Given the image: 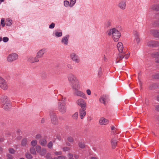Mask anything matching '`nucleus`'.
Masks as SVG:
<instances>
[{
    "mask_svg": "<svg viewBox=\"0 0 159 159\" xmlns=\"http://www.w3.org/2000/svg\"><path fill=\"white\" fill-rule=\"evenodd\" d=\"M107 34L109 36H112L115 41H117L121 36L120 33L116 28L110 29L107 31Z\"/></svg>",
    "mask_w": 159,
    "mask_h": 159,
    "instance_id": "obj_1",
    "label": "nucleus"
},
{
    "mask_svg": "<svg viewBox=\"0 0 159 159\" xmlns=\"http://www.w3.org/2000/svg\"><path fill=\"white\" fill-rule=\"evenodd\" d=\"M0 100L1 105L3 109L7 111L11 107V104L7 97L6 96H2Z\"/></svg>",
    "mask_w": 159,
    "mask_h": 159,
    "instance_id": "obj_2",
    "label": "nucleus"
},
{
    "mask_svg": "<svg viewBox=\"0 0 159 159\" xmlns=\"http://www.w3.org/2000/svg\"><path fill=\"white\" fill-rule=\"evenodd\" d=\"M50 117L51 123L54 125H58L59 122L57 117L56 114L53 111L50 112Z\"/></svg>",
    "mask_w": 159,
    "mask_h": 159,
    "instance_id": "obj_3",
    "label": "nucleus"
},
{
    "mask_svg": "<svg viewBox=\"0 0 159 159\" xmlns=\"http://www.w3.org/2000/svg\"><path fill=\"white\" fill-rule=\"evenodd\" d=\"M58 108L59 111L62 114H64L66 112V107L65 102H58Z\"/></svg>",
    "mask_w": 159,
    "mask_h": 159,
    "instance_id": "obj_4",
    "label": "nucleus"
},
{
    "mask_svg": "<svg viewBox=\"0 0 159 159\" xmlns=\"http://www.w3.org/2000/svg\"><path fill=\"white\" fill-rule=\"evenodd\" d=\"M70 59L75 63H79L80 62V57L76 53L74 52L70 53Z\"/></svg>",
    "mask_w": 159,
    "mask_h": 159,
    "instance_id": "obj_5",
    "label": "nucleus"
},
{
    "mask_svg": "<svg viewBox=\"0 0 159 159\" xmlns=\"http://www.w3.org/2000/svg\"><path fill=\"white\" fill-rule=\"evenodd\" d=\"M76 103L82 109H84L85 107H86V102L84 99L81 98H79L78 99L76 102Z\"/></svg>",
    "mask_w": 159,
    "mask_h": 159,
    "instance_id": "obj_6",
    "label": "nucleus"
},
{
    "mask_svg": "<svg viewBox=\"0 0 159 159\" xmlns=\"http://www.w3.org/2000/svg\"><path fill=\"white\" fill-rule=\"evenodd\" d=\"M18 55L16 53H13L9 55L7 57V61L9 62H12L17 60Z\"/></svg>",
    "mask_w": 159,
    "mask_h": 159,
    "instance_id": "obj_7",
    "label": "nucleus"
},
{
    "mask_svg": "<svg viewBox=\"0 0 159 159\" xmlns=\"http://www.w3.org/2000/svg\"><path fill=\"white\" fill-rule=\"evenodd\" d=\"M0 87L4 90H6L8 88L6 81L1 77H0Z\"/></svg>",
    "mask_w": 159,
    "mask_h": 159,
    "instance_id": "obj_8",
    "label": "nucleus"
},
{
    "mask_svg": "<svg viewBox=\"0 0 159 159\" xmlns=\"http://www.w3.org/2000/svg\"><path fill=\"white\" fill-rule=\"evenodd\" d=\"M67 77L68 80L70 83H72L78 80L76 77L72 73H69L68 74Z\"/></svg>",
    "mask_w": 159,
    "mask_h": 159,
    "instance_id": "obj_9",
    "label": "nucleus"
},
{
    "mask_svg": "<svg viewBox=\"0 0 159 159\" xmlns=\"http://www.w3.org/2000/svg\"><path fill=\"white\" fill-rule=\"evenodd\" d=\"M147 45L150 47H154L159 46V42L156 41H149L148 42Z\"/></svg>",
    "mask_w": 159,
    "mask_h": 159,
    "instance_id": "obj_10",
    "label": "nucleus"
},
{
    "mask_svg": "<svg viewBox=\"0 0 159 159\" xmlns=\"http://www.w3.org/2000/svg\"><path fill=\"white\" fill-rule=\"evenodd\" d=\"M118 6L121 10H125L126 7V0H121L119 2L118 5Z\"/></svg>",
    "mask_w": 159,
    "mask_h": 159,
    "instance_id": "obj_11",
    "label": "nucleus"
},
{
    "mask_svg": "<svg viewBox=\"0 0 159 159\" xmlns=\"http://www.w3.org/2000/svg\"><path fill=\"white\" fill-rule=\"evenodd\" d=\"M46 52V49L45 48L39 50L36 54V56L38 59L43 57L44 53Z\"/></svg>",
    "mask_w": 159,
    "mask_h": 159,
    "instance_id": "obj_12",
    "label": "nucleus"
},
{
    "mask_svg": "<svg viewBox=\"0 0 159 159\" xmlns=\"http://www.w3.org/2000/svg\"><path fill=\"white\" fill-rule=\"evenodd\" d=\"M70 84L72 88L74 89L75 91L77 89H79L80 88L78 80L70 83Z\"/></svg>",
    "mask_w": 159,
    "mask_h": 159,
    "instance_id": "obj_13",
    "label": "nucleus"
},
{
    "mask_svg": "<svg viewBox=\"0 0 159 159\" xmlns=\"http://www.w3.org/2000/svg\"><path fill=\"white\" fill-rule=\"evenodd\" d=\"M74 94L76 96H79L81 98H85V94L84 93L81 91L77 89L74 91Z\"/></svg>",
    "mask_w": 159,
    "mask_h": 159,
    "instance_id": "obj_14",
    "label": "nucleus"
},
{
    "mask_svg": "<svg viewBox=\"0 0 159 159\" xmlns=\"http://www.w3.org/2000/svg\"><path fill=\"white\" fill-rule=\"evenodd\" d=\"M109 120L104 117L101 118L99 120V123L101 125H106L108 124Z\"/></svg>",
    "mask_w": 159,
    "mask_h": 159,
    "instance_id": "obj_15",
    "label": "nucleus"
},
{
    "mask_svg": "<svg viewBox=\"0 0 159 159\" xmlns=\"http://www.w3.org/2000/svg\"><path fill=\"white\" fill-rule=\"evenodd\" d=\"M69 38V35H67L63 37L61 40V43L65 45H67L68 43V39Z\"/></svg>",
    "mask_w": 159,
    "mask_h": 159,
    "instance_id": "obj_16",
    "label": "nucleus"
},
{
    "mask_svg": "<svg viewBox=\"0 0 159 159\" xmlns=\"http://www.w3.org/2000/svg\"><path fill=\"white\" fill-rule=\"evenodd\" d=\"M28 61L32 63L34 62H38L39 61V60L36 56V57H35L31 56L28 59Z\"/></svg>",
    "mask_w": 159,
    "mask_h": 159,
    "instance_id": "obj_17",
    "label": "nucleus"
},
{
    "mask_svg": "<svg viewBox=\"0 0 159 159\" xmlns=\"http://www.w3.org/2000/svg\"><path fill=\"white\" fill-rule=\"evenodd\" d=\"M86 108L85 107L84 109L81 108V109L79 110L80 116L81 119H83L86 115Z\"/></svg>",
    "mask_w": 159,
    "mask_h": 159,
    "instance_id": "obj_18",
    "label": "nucleus"
},
{
    "mask_svg": "<svg viewBox=\"0 0 159 159\" xmlns=\"http://www.w3.org/2000/svg\"><path fill=\"white\" fill-rule=\"evenodd\" d=\"M150 33L153 35L154 37L159 39V30H151Z\"/></svg>",
    "mask_w": 159,
    "mask_h": 159,
    "instance_id": "obj_19",
    "label": "nucleus"
},
{
    "mask_svg": "<svg viewBox=\"0 0 159 159\" xmlns=\"http://www.w3.org/2000/svg\"><path fill=\"white\" fill-rule=\"evenodd\" d=\"M134 34L135 37L134 41H135L137 43H138L140 41V39L139 38V34L137 31H134Z\"/></svg>",
    "mask_w": 159,
    "mask_h": 159,
    "instance_id": "obj_20",
    "label": "nucleus"
},
{
    "mask_svg": "<svg viewBox=\"0 0 159 159\" xmlns=\"http://www.w3.org/2000/svg\"><path fill=\"white\" fill-rule=\"evenodd\" d=\"M125 56V53L124 52H119L118 55V56L116 59H119V60L116 62V63H118L119 62V60H121Z\"/></svg>",
    "mask_w": 159,
    "mask_h": 159,
    "instance_id": "obj_21",
    "label": "nucleus"
},
{
    "mask_svg": "<svg viewBox=\"0 0 159 159\" xmlns=\"http://www.w3.org/2000/svg\"><path fill=\"white\" fill-rule=\"evenodd\" d=\"M117 47L119 52H123V45L121 42H119L117 44Z\"/></svg>",
    "mask_w": 159,
    "mask_h": 159,
    "instance_id": "obj_22",
    "label": "nucleus"
},
{
    "mask_svg": "<svg viewBox=\"0 0 159 159\" xmlns=\"http://www.w3.org/2000/svg\"><path fill=\"white\" fill-rule=\"evenodd\" d=\"M111 141L112 148H115L116 146V144L117 142L116 140V139L115 138H114L111 139Z\"/></svg>",
    "mask_w": 159,
    "mask_h": 159,
    "instance_id": "obj_23",
    "label": "nucleus"
},
{
    "mask_svg": "<svg viewBox=\"0 0 159 159\" xmlns=\"http://www.w3.org/2000/svg\"><path fill=\"white\" fill-rule=\"evenodd\" d=\"M107 98V96L103 95L100 98L99 100L101 102L105 104H106V100Z\"/></svg>",
    "mask_w": 159,
    "mask_h": 159,
    "instance_id": "obj_24",
    "label": "nucleus"
},
{
    "mask_svg": "<svg viewBox=\"0 0 159 159\" xmlns=\"http://www.w3.org/2000/svg\"><path fill=\"white\" fill-rule=\"evenodd\" d=\"M62 34V32H59L57 30H55L53 33V35L57 37H61Z\"/></svg>",
    "mask_w": 159,
    "mask_h": 159,
    "instance_id": "obj_25",
    "label": "nucleus"
},
{
    "mask_svg": "<svg viewBox=\"0 0 159 159\" xmlns=\"http://www.w3.org/2000/svg\"><path fill=\"white\" fill-rule=\"evenodd\" d=\"M39 143L42 146H44L47 144V141L45 139H42L39 141Z\"/></svg>",
    "mask_w": 159,
    "mask_h": 159,
    "instance_id": "obj_26",
    "label": "nucleus"
},
{
    "mask_svg": "<svg viewBox=\"0 0 159 159\" xmlns=\"http://www.w3.org/2000/svg\"><path fill=\"white\" fill-rule=\"evenodd\" d=\"M28 141L26 138L23 139L21 141V145L22 146H26L27 144Z\"/></svg>",
    "mask_w": 159,
    "mask_h": 159,
    "instance_id": "obj_27",
    "label": "nucleus"
},
{
    "mask_svg": "<svg viewBox=\"0 0 159 159\" xmlns=\"http://www.w3.org/2000/svg\"><path fill=\"white\" fill-rule=\"evenodd\" d=\"M46 153V149L44 148H43L39 152V154L41 156H43Z\"/></svg>",
    "mask_w": 159,
    "mask_h": 159,
    "instance_id": "obj_28",
    "label": "nucleus"
},
{
    "mask_svg": "<svg viewBox=\"0 0 159 159\" xmlns=\"http://www.w3.org/2000/svg\"><path fill=\"white\" fill-rule=\"evenodd\" d=\"M12 24V21L10 19H7L5 22V24L8 26H11Z\"/></svg>",
    "mask_w": 159,
    "mask_h": 159,
    "instance_id": "obj_29",
    "label": "nucleus"
},
{
    "mask_svg": "<svg viewBox=\"0 0 159 159\" xmlns=\"http://www.w3.org/2000/svg\"><path fill=\"white\" fill-rule=\"evenodd\" d=\"M152 9L157 11H159V5H155L151 7Z\"/></svg>",
    "mask_w": 159,
    "mask_h": 159,
    "instance_id": "obj_30",
    "label": "nucleus"
},
{
    "mask_svg": "<svg viewBox=\"0 0 159 159\" xmlns=\"http://www.w3.org/2000/svg\"><path fill=\"white\" fill-rule=\"evenodd\" d=\"M78 113L77 112H75L72 116V118L75 120H77L78 117Z\"/></svg>",
    "mask_w": 159,
    "mask_h": 159,
    "instance_id": "obj_31",
    "label": "nucleus"
},
{
    "mask_svg": "<svg viewBox=\"0 0 159 159\" xmlns=\"http://www.w3.org/2000/svg\"><path fill=\"white\" fill-rule=\"evenodd\" d=\"M76 2V0H70V7H72L75 4Z\"/></svg>",
    "mask_w": 159,
    "mask_h": 159,
    "instance_id": "obj_32",
    "label": "nucleus"
},
{
    "mask_svg": "<svg viewBox=\"0 0 159 159\" xmlns=\"http://www.w3.org/2000/svg\"><path fill=\"white\" fill-rule=\"evenodd\" d=\"M25 157L29 159H31L33 158L32 156L29 153L26 152L25 154Z\"/></svg>",
    "mask_w": 159,
    "mask_h": 159,
    "instance_id": "obj_33",
    "label": "nucleus"
},
{
    "mask_svg": "<svg viewBox=\"0 0 159 159\" xmlns=\"http://www.w3.org/2000/svg\"><path fill=\"white\" fill-rule=\"evenodd\" d=\"M30 153L33 154H36V152L35 150V148L34 147H31L30 149Z\"/></svg>",
    "mask_w": 159,
    "mask_h": 159,
    "instance_id": "obj_34",
    "label": "nucleus"
},
{
    "mask_svg": "<svg viewBox=\"0 0 159 159\" xmlns=\"http://www.w3.org/2000/svg\"><path fill=\"white\" fill-rule=\"evenodd\" d=\"M31 145L34 147L37 144V141L35 140H32L30 143Z\"/></svg>",
    "mask_w": 159,
    "mask_h": 159,
    "instance_id": "obj_35",
    "label": "nucleus"
},
{
    "mask_svg": "<svg viewBox=\"0 0 159 159\" xmlns=\"http://www.w3.org/2000/svg\"><path fill=\"white\" fill-rule=\"evenodd\" d=\"M111 25V22L109 20L107 21L105 24V26L107 28L110 27Z\"/></svg>",
    "mask_w": 159,
    "mask_h": 159,
    "instance_id": "obj_36",
    "label": "nucleus"
},
{
    "mask_svg": "<svg viewBox=\"0 0 159 159\" xmlns=\"http://www.w3.org/2000/svg\"><path fill=\"white\" fill-rule=\"evenodd\" d=\"M36 150V151L38 153H39V152L40 151V150L42 149H41V147L39 145H37L35 147Z\"/></svg>",
    "mask_w": 159,
    "mask_h": 159,
    "instance_id": "obj_37",
    "label": "nucleus"
},
{
    "mask_svg": "<svg viewBox=\"0 0 159 159\" xmlns=\"http://www.w3.org/2000/svg\"><path fill=\"white\" fill-rule=\"evenodd\" d=\"M70 3L68 1H65L64 2V5L66 7H68V6H70Z\"/></svg>",
    "mask_w": 159,
    "mask_h": 159,
    "instance_id": "obj_38",
    "label": "nucleus"
},
{
    "mask_svg": "<svg viewBox=\"0 0 159 159\" xmlns=\"http://www.w3.org/2000/svg\"><path fill=\"white\" fill-rule=\"evenodd\" d=\"M46 157V159H52V158L51 156L50 153H48L47 154Z\"/></svg>",
    "mask_w": 159,
    "mask_h": 159,
    "instance_id": "obj_39",
    "label": "nucleus"
},
{
    "mask_svg": "<svg viewBox=\"0 0 159 159\" xmlns=\"http://www.w3.org/2000/svg\"><path fill=\"white\" fill-rule=\"evenodd\" d=\"M79 147L82 148H83L85 147V145L84 143L81 142L79 144Z\"/></svg>",
    "mask_w": 159,
    "mask_h": 159,
    "instance_id": "obj_40",
    "label": "nucleus"
},
{
    "mask_svg": "<svg viewBox=\"0 0 159 159\" xmlns=\"http://www.w3.org/2000/svg\"><path fill=\"white\" fill-rule=\"evenodd\" d=\"M8 150L9 152L11 154H14L15 152V150L12 148H9Z\"/></svg>",
    "mask_w": 159,
    "mask_h": 159,
    "instance_id": "obj_41",
    "label": "nucleus"
},
{
    "mask_svg": "<svg viewBox=\"0 0 159 159\" xmlns=\"http://www.w3.org/2000/svg\"><path fill=\"white\" fill-rule=\"evenodd\" d=\"M54 153L56 156L61 155L62 154V152L61 151L57 152L56 151L54 152Z\"/></svg>",
    "mask_w": 159,
    "mask_h": 159,
    "instance_id": "obj_42",
    "label": "nucleus"
},
{
    "mask_svg": "<svg viewBox=\"0 0 159 159\" xmlns=\"http://www.w3.org/2000/svg\"><path fill=\"white\" fill-rule=\"evenodd\" d=\"M53 144L52 141H50L49 142L48 144V147L49 148H52Z\"/></svg>",
    "mask_w": 159,
    "mask_h": 159,
    "instance_id": "obj_43",
    "label": "nucleus"
},
{
    "mask_svg": "<svg viewBox=\"0 0 159 159\" xmlns=\"http://www.w3.org/2000/svg\"><path fill=\"white\" fill-rule=\"evenodd\" d=\"M152 77L156 79H159V73L155 75H152Z\"/></svg>",
    "mask_w": 159,
    "mask_h": 159,
    "instance_id": "obj_44",
    "label": "nucleus"
},
{
    "mask_svg": "<svg viewBox=\"0 0 159 159\" xmlns=\"http://www.w3.org/2000/svg\"><path fill=\"white\" fill-rule=\"evenodd\" d=\"M61 99H59L58 100L59 101H60V102H65L66 101V98H64L61 95Z\"/></svg>",
    "mask_w": 159,
    "mask_h": 159,
    "instance_id": "obj_45",
    "label": "nucleus"
},
{
    "mask_svg": "<svg viewBox=\"0 0 159 159\" xmlns=\"http://www.w3.org/2000/svg\"><path fill=\"white\" fill-rule=\"evenodd\" d=\"M67 140L70 142H72L74 141L73 138L71 137H69L67 138Z\"/></svg>",
    "mask_w": 159,
    "mask_h": 159,
    "instance_id": "obj_46",
    "label": "nucleus"
},
{
    "mask_svg": "<svg viewBox=\"0 0 159 159\" xmlns=\"http://www.w3.org/2000/svg\"><path fill=\"white\" fill-rule=\"evenodd\" d=\"M62 148L63 151L65 152L68 151L70 150V148L67 147H64L63 148Z\"/></svg>",
    "mask_w": 159,
    "mask_h": 159,
    "instance_id": "obj_47",
    "label": "nucleus"
},
{
    "mask_svg": "<svg viewBox=\"0 0 159 159\" xmlns=\"http://www.w3.org/2000/svg\"><path fill=\"white\" fill-rule=\"evenodd\" d=\"M102 69L101 67H100L98 70V75L99 76H100L102 74Z\"/></svg>",
    "mask_w": 159,
    "mask_h": 159,
    "instance_id": "obj_48",
    "label": "nucleus"
},
{
    "mask_svg": "<svg viewBox=\"0 0 159 159\" xmlns=\"http://www.w3.org/2000/svg\"><path fill=\"white\" fill-rule=\"evenodd\" d=\"M3 41L4 42H7L9 40V39L7 37H4L3 38Z\"/></svg>",
    "mask_w": 159,
    "mask_h": 159,
    "instance_id": "obj_49",
    "label": "nucleus"
},
{
    "mask_svg": "<svg viewBox=\"0 0 159 159\" xmlns=\"http://www.w3.org/2000/svg\"><path fill=\"white\" fill-rule=\"evenodd\" d=\"M4 20V18L2 19L1 20V24L2 27H4L5 26Z\"/></svg>",
    "mask_w": 159,
    "mask_h": 159,
    "instance_id": "obj_50",
    "label": "nucleus"
},
{
    "mask_svg": "<svg viewBox=\"0 0 159 159\" xmlns=\"http://www.w3.org/2000/svg\"><path fill=\"white\" fill-rule=\"evenodd\" d=\"M59 159H66V157L64 156H60L58 157Z\"/></svg>",
    "mask_w": 159,
    "mask_h": 159,
    "instance_id": "obj_51",
    "label": "nucleus"
},
{
    "mask_svg": "<svg viewBox=\"0 0 159 159\" xmlns=\"http://www.w3.org/2000/svg\"><path fill=\"white\" fill-rule=\"evenodd\" d=\"M55 24L52 23L51 25H49V28L50 29H53L54 27Z\"/></svg>",
    "mask_w": 159,
    "mask_h": 159,
    "instance_id": "obj_52",
    "label": "nucleus"
},
{
    "mask_svg": "<svg viewBox=\"0 0 159 159\" xmlns=\"http://www.w3.org/2000/svg\"><path fill=\"white\" fill-rule=\"evenodd\" d=\"M41 138V135L40 134H37L35 138L37 139H39Z\"/></svg>",
    "mask_w": 159,
    "mask_h": 159,
    "instance_id": "obj_53",
    "label": "nucleus"
},
{
    "mask_svg": "<svg viewBox=\"0 0 159 159\" xmlns=\"http://www.w3.org/2000/svg\"><path fill=\"white\" fill-rule=\"evenodd\" d=\"M86 93L88 95H90L91 93V92L90 90L89 89H88L86 90Z\"/></svg>",
    "mask_w": 159,
    "mask_h": 159,
    "instance_id": "obj_54",
    "label": "nucleus"
},
{
    "mask_svg": "<svg viewBox=\"0 0 159 159\" xmlns=\"http://www.w3.org/2000/svg\"><path fill=\"white\" fill-rule=\"evenodd\" d=\"M7 159H13V157L12 155L10 154H8L7 155Z\"/></svg>",
    "mask_w": 159,
    "mask_h": 159,
    "instance_id": "obj_55",
    "label": "nucleus"
},
{
    "mask_svg": "<svg viewBox=\"0 0 159 159\" xmlns=\"http://www.w3.org/2000/svg\"><path fill=\"white\" fill-rule=\"evenodd\" d=\"M67 67L68 68L70 69H72L73 68V66L72 65L70 64H67Z\"/></svg>",
    "mask_w": 159,
    "mask_h": 159,
    "instance_id": "obj_56",
    "label": "nucleus"
},
{
    "mask_svg": "<svg viewBox=\"0 0 159 159\" xmlns=\"http://www.w3.org/2000/svg\"><path fill=\"white\" fill-rule=\"evenodd\" d=\"M129 53H127V54H125V58L126 59H127L129 57Z\"/></svg>",
    "mask_w": 159,
    "mask_h": 159,
    "instance_id": "obj_57",
    "label": "nucleus"
},
{
    "mask_svg": "<svg viewBox=\"0 0 159 159\" xmlns=\"http://www.w3.org/2000/svg\"><path fill=\"white\" fill-rule=\"evenodd\" d=\"M68 157H69V158H72L73 157V155L70 153H69L68 154Z\"/></svg>",
    "mask_w": 159,
    "mask_h": 159,
    "instance_id": "obj_58",
    "label": "nucleus"
},
{
    "mask_svg": "<svg viewBox=\"0 0 159 159\" xmlns=\"http://www.w3.org/2000/svg\"><path fill=\"white\" fill-rule=\"evenodd\" d=\"M155 84H152L150 86V88L152 89L154 87V86L155 85Z\"/></svg>",
    "mask_w": 159,
    "mask_h": 159,
    "instance_id": "obj_59",
    "label": "nucleus"
},
{
    "mask_svg": "<svg viewBox=\"0 0 159 159\" xmlns=\"http://www.w3.org/2000/svg\"><path fill=\"white\" fill-rule=\"evenodd\" d=\"M156 109L159 111V105H157L156 106Z\"/></svg>",
    "mask_w": 159,
    "mask_h": 159,
    "instance_id": "obj_60",
    "label": "nucleus"
},
{
    "mask_svg": "<svg viewBox=\"0 0 159 159\" xmlns=\"http://www.w3.org/2000/svg\"><path fill=\"white\" fill-rule=\"evenodd\" d=\"M74 157L76 159H78L79 157V156L78 155H75Z\"/></svg>",
    "mask_w": 159,
    "mask_h": 159,
    "instance_id": "obj_61",
    "label": "nucleus"
},
{
    "mask_svg": "<svg viewBox=\"0 0 159 159\" xmlns=\"http://www.w3.org/2000/svg\"><path fill=\"white\" fill-rule=\"evenodd\" d=\"M59 119L61 120H64V118L62 116H59Z\"/></svg>",
    "mask_w": 159,
    "mask_h": 159,
    "instance_id": "obj_62",
    "label": "nucleus"
},
{
    "mask_svg": "<svg viewBox=\"0 0 159 159\" xmlns=\"http://www.w3.org/2000/svg\"><path fill=\"white\" fill-rule=\"evenodd\" d=\"M156 24L159 26V20L156 21Z\"/></svg>",
    "mask_w": 159,
    "mask_h": 159,
    "instance_id": "obj_63",
    "label": "nucleus"
},
{
    "mask_svg": "<svg viewBox=\"0 0 159 159\" xmlns=\"http://www.w3.org/2000/svg\"><path fill=\"white\" fill-rule=\"evenodd\" d=\"M157 101L159 102V95H158L157 97Z\"/></svg>",
    "mask_w": 159,
    "mask_h": 159,
    "instance_id": "obj_64",
    "label": "nucleus"
}]
</instances>
